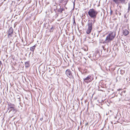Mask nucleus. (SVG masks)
I'll return each mask as SVG.
<instances>
[{
    "label": "nucleus",
    "mask_w": 130,
    "mask_h": 130,
    "mask_svg": "<svg viewBox=\"0 0 130 130\" xmlns=\"http://www.w3.org/2000/svg\"><path fill=\"white\" fill-rule=\"evenodd\" d=\"M116 35L115 32H110L107 36L104 41L100 40V43L104 44L105 43H108L110 42L114 38Z\"/></svg>",
    "instance_id": "f257e3e1"
},
{
    "label": "nucleus",
    "mask_w": 130,
    "mask_h": 130,
    "mask_svg": "<svg viewBox=\"0 0 130 130\" xmlns=\"http://www.w3.org/2000/svg\"><path fill=\"white\" fill-rule=\"evenodd\" d=\"M98 12L93 9H90L88 12V14L92 18L95 19L96 17Z\"/></svg>",
    "instance_id": "f03ea898"
},
{
    "label": "nucleus",
    "mask_w": 130,
    "mask_h": 130,
    "mask_svg": "<svg viewBox=\"0 0 130 130\" xmlns=\"http://www.w3.org/2000/svg\"><path fill=\"white\" fill-rule=\"evenodd\" d=\"M116 4L118 5L120 3L125 4L127 3L126 0H113Z\"/></svg>",
    "instance_id": "7ed1b4c3"
},
{
    "label": "nucleus",
    "mask_w": 130,
    "mask_h": 130,
    "mask_svg": "<svg viewBox=\"0 0 130 130\" xmlns=\"http://www.w3.org/2000/svg\"><path fill=\"white\" fill-rule=\"evenodd\" d=\"M91 77L89 75L86 77L83 78L84 81L87 83H88L91 82L92 79L91 78Z\"/></svg>",
    "instance_id": "20e7f679"
},
{
    "label": "nucleus",
    "mask_w": 130,
    "mask_h": 130,
    "mask_svg": "<svg viewBox=\"0 0 130 130\" xmlns=\"http://www.w3.org/2000/svg\"><path fill=\"white\" fill-rule=\"evenodd\" d=\"M66 74L67 76L70 78H73L71 72L70 70L67 69V70L66 71Z\"/></svg>",
    "instance_id": "39448f33"
},
{
    "label": "nucleus",
    "mask_w": 130,
    "mask_h": 130,
    "mask_svg": "<svg viewBox=\"0 0 130 130\" xmlns=\"http://www.w3.org/2000/svg\"><path fill=\"white\" fill-rule=\"evenodd\" d=\"M95 21V20H89L88 23V26L92 28V26L94 24Z\"/></svg>",
    "instance_id": "423d86ee"
},
{
    "label": "nucleus",
    "mask_w": 130,
    "mask_h": 130,
    "mask_svg": "<svg viewBox=\"0 0 130 130\" xmlns=\"http://www.w3.org/2000/svg\"><path fill=\"white\" fill-rule=\"evenodd\" d=\"M126 100H128L130 99V92H127L124 97Z\"/></svg>",
    "instance_id": "0eeeda50"
},
{
    "label": "nucleus",
    "mask_w": 130,
    "mask_h": 130,
    "mask_svg": "<svg viewBox=\"0 0 130 130\" xmlns=\"http://www.w3.org/2000/svg\"><path fill=\"white\" fill-rule=\"evenodd\" d=\"M8 110H9L8 112L9 113L11 111H15V109L14 107V106L8 107L7 108V111H8Z\"/></svg>",
    "instance_id": "6e6552de"
},
{
    "label": "nucleus",
    "mask_w": 130,
    "mask_h": 130,
    "mask_svg": "<svg viewBox=\"0 0 130 130\" xmlns=\"http://www.w3.org/2000/svg\"><path fill=\"white\" fill-rule=\"evenodd\" d=\"M92 28L88 27L86 31V33L88 34H89L91 32Z\"/></svg>",
    "instance_id": "1a4fd4ad"
},
{
    "label": "nucleus",
    "mask_w": 130,
    "mask_h": 130,
    "mask_svg": "<svg viewBox=\"0 0 130 130\" xmlns=\"http://www.w3.org/2000/svg\"><path fill=\"white\" fill-rule=\"evenodd\" d=\"M123 33L125 36H126L128 34L129 31L127 29H124L123 30Z\"/></svg>",
    "instance_id": "9d476101"
},
{
    "label": "nucleus",
    "mask_w": 130,
    "mask_h": 130,
    "mask_svg": "<svg viewBox=\"0 0 130 130\" xmlns=\"http://www.w3.org/2000/svg\"><path fill=\"white\" fill-rule=\"evenodd\" d=\"M126 93L125 90H123L120 93V95L123 97H124L125 95L126 94Z\"/></svg>",
    "instance_id": "9b49d317"
},
{
    "label": "nucleus",
    "mask_w": 130,
    "mask_h": 130,
    "mask_svg": "<svg viewBox=\"0 0 130 130\" xmlns=\"http://www.w3.org/2000/svg\"><path fill=\"white\" fill-rule=\"evenodd\" d=\"M26 68H28L30 66V62L28 61L25 63V64Z\"/></svg>",
    "instance_id": "f8f14e48"
},
{
    "label": "nucleus",
    "mask_w": 130,
    "mask_h": 130,
    "mask_svg": "<svg viewBox=\"0 0 130 130\" xmlns=\"http://www.w3.org/2000/svg\"><path fill=\"white\" fill-rule=\"evenodd\" d=\"M13 29L12 27H11L9 29L8 31V33L13 34Z\"/></svg>",
    "instance_id": "ddd939ff"
},
{
    "label": "nucleus",
    "mask_w": 130,
    "mask_h": 130,
    "mask_svg": "<svg viewBox=\"0 0 130 130\" xmlns=\"http://www.w3.org/2000/svg\"><path fill=\"white\" fill-rule=\"evenodd\" d=\"M36 47V45L34 46L31 47L30 48V49L31 51H32L33 52H34V50L35 49Z\"/></svg>",
    "instance_id": "4468645a"
},
{
    "label": "nucleus",
    "mask_w": 130,
    "mask_h": 130,
    "mask_svg": "<svg viewBox=\"0 0 130 130\" xmlns=\"http://www.w3.org/2000/svg\"><path fill=\"white\" fill-rule=\"evenodd\" d=\"M64 10V8H61V7L58 10V12H62Z\"/></svg>",
    "instance_id": "2eb2a0df"
},
{
    "label": "nucleus",
    "mask_w": 130,
    "mask_h": 130,
    "mask_svg": "<svg viewBox=\"0 0 130 130\" xmlns=\"http://www.w3.org/2000/svg\"><path fill=\"white\" fill-rule=\"evenodd\" d=\"M13 34L11 33H8V38H10L12 37V35Z\"/></svg>",
    "instance_id": "dca6fc26"
},
{
    "label": "nucleus",
    "mask_w": 130,
    "mask_h": 130,
    "mask_svg": "<svg viewBox=\"0 0 130 130\" xmlns=\"http://www.w3.org/2000/svg\"><path fill=\"white\" fill-rule=\"evenodd\" d=\"M8 107H13L14 106V105L13 104H12L11 103L8 104Z\"/></svg>",
    "instance_id": "f3484780"
},
{
    "label": "nucleus",
    "mask_w": 130,
    "mask_h": 130,
    "mask_svg": "<svg viewBox=\"0 0 130 130\" xmlns=\"http://www.w3.org/2000/svg\"><path fill=\"white\" fill-rule=\"evenodd\" d=\"M73 25L74 26H76V23L75 22V20L74 18L73 19Z\"/></svg>",
    "instance_id": "a211bd4d"
},
{
    "label": "nucleus",
    "mask_w": 130,
    "mask_h": 130,
    "mask_svg": "<svg viewBox=\"0 0 130 130\" xmlns=\"http://www.w3.org/2000/svg\"><path fill=\"white\" fill-rule=\"evenodd\" d=\"M17 99L19 100V101H20V97L19 95H18L17 96Z\"/></svg>",
    "instance_id": "6ab92c4d"
},
{
    "label": "nucleus",
    "mask_w": 130,
    "mask_h": 130,
    "mask_svg": "<svg viewBox=\"0 0 130 130\" xmlns=\"http://www.w3.org/2000/svg\"><path fill=\"white\" fill-rule=\"evenodd\" d=\"M130 4L129 3L128 4V12H129V11L130 10Z\"/></svg>",
    "instance_id": "aec40b11"
},
{
    "label": "nucleus",
    "mask_w": 130,
    "mask_h": 130,
    "mask_svg": "<svg viewBox=\"0 0 130 130\" xmlns=\"http://www.w3.org/2000/svg\"><path fill=\"white\" fill-rule=\"evenodd\" d=\"M53 26H52L51 27V29H50V31H53Z\"/></svg>",
    "instance_id": "412c9836"
},
{
    "label": "nucleus",
    "mask_w": 130,
    "mask_h": 130,
    "mask_svg": "<svg viewBox=\"0 0 130 130\" xmlns=\"http://www.w3.org/2000/svg\"><path fill=\"white\" fill-rule=\"evenodd\" d=\"M102 48H103V49L104 50H106V49L105 47V46L103 45L102 46Z\"/></svg>",
    "instance_id": "4be33fe9"
},
{
    "label": "nucleus",
    "mask_w": 130,
    "mask_h": 130,
    "mask_svg": "<svg viewBox=\"0 0 130 130\" xmlns=\"http://www.w3.org/2000/svg\"><path fill=\"white\" fill-rule=\"evenodd\" d=\"M64 0H59V2L60 3H62Z\"/></svg>",
    "instance_id": "5701e85b"
},
{
    "label": "nucleus",
    "mask_w": 130,
    "mask_h": 130,
    "mask_svg": "<svg viewBox=\"0 0 130 130\" xmlns=\"http://www.w3.org/2000/svg\"><path fill=\"white\" fill-rule=\"evenodd\" d=\"M53 5L54 6H56V7L57 6H56V2H54V3L53 4Z\"/></svg>",
    "instance_id": "b1692460"
},
{
    "label": "nucleus",
    "mask_w": 130,
    "mask_h": 130,
    "mask_svg": "<svg viewBox=\"0 0 130 130\" xmlns=\"http://www.w3.org/2000/svg\"><path fill=\"white\" fill-rule=\"evenodd\" d=\"M112 11L111 10L110 11V14L111 15L112 14Z\"/></svg>",
    "instance_id": "393cba45"
},
{
    "label": "nucleus",
    "mask_w": 130,
    "mask_h": 130,
    "mask_svg": "<svg viewBox=\"0 0 130 130\" xmlns=\"http://www.w3.org/2000/svg\"><path fill=\"white\" fill-rule=\"evenodd\" d=\"M2 64V62L1 61H0V68L1 67V65Z\"/></svg>",
    "instance_id": "a878e982"
},
{
    "label": "nucleus",
    "mask_w": 130,
    "mask_h": 130,
    "mask_svg": "<svg viewBox=\"0 0 130 130\" xmlns=\"http://www.w3.org/2000/svg\"><path fill=\"white\" fill-rule=\"evenodd\" d=\"M43 120V118H41L40 119V120L41 121H42Z\"/></svg>",
    "instance_id": "bb28decb"
},
{
    "label": "nucleus",
    "mask_w": 130,
    "mask_h": 130,
    "mask_svg": "<svg viewBox=\"0 0 130 130\" xmlns=\"http://www.w3.org/2000/svg\"><path fill=\"white\" fill-rule=\"evenodd\" d=\"M65 2L66 3H65V5L66 4H67V1H65Z\"/></svg>",
    "instance_id": "cd10ccee"
},
{
    "label": "nucleus",
    "mask_w": 130,
    "mask_h": 130,
    "mask_svg": "<svg viewBox=\"0 0 130 130\" xmlns=\"http://www.w3.org/2000/svg\"><path fill=\"white\" fill-rule=\"evenodd\" d=\"M121 89H118V91H119V90H121Z\"/></svg>",
    "instance_id": "c85d7f7f"
},
{
    "label": "nucleus",
    "mask_w": 130,
    "mask_h": 130,
    "mask_svg": "<svg viewBox=\"0 0 130 130\" xmlns=\"http://www.w3.org/2000/svg\"><path fill=\"white\" fill-rule=\"evenodd\" d=\"M74 5H75V4H74Z\"/></svg>",
    "instance_id": "c756f323"
}]
</instances>
